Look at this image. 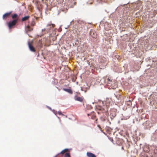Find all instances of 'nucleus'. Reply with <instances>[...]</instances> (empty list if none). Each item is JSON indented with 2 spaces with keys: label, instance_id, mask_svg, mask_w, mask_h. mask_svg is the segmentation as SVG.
<instances>
[{
  "label": "nucleus",
  "instance_id": "1",
  "mask_svg": "<svg viewBox=\"0 0 157 157\" xmlns=\"http://www.w3.org/2000/svg\"><path fill=\"white\" fill-rule=\"evenodd\" d=\"M12 17L13 20L9 22L8 27L9 29H11L13 26L15 25L17 22L18 19V15L16 13L14 14L13 15Z\"/></svg>",
  "mask_w": 157,
  "mask_h": 157
},
{
  "label": "nucleus",
  "instance_id": "2",
  "mask_svg": "<svg viewBox=\"0 0 157 157\" xmlns=\"http://www.w3.org/2000/svg\"><path fill=\"white\" fill-rule=\"evenodd\" d=\"M12 12H10L4 14L2 16L3 19L4 20L6 19L7 18H9L10 17V15L11 13Z\"/></svg>",
  "mask_w": 157,
  "mask_h": 157
},
{
  "label": "nucleus",
  "instance_id": "3",
  "mask_svg": "<svg viewBox=\"0 0 157 157\" xmlns=\"http://www.w3.org/2000/svg\"><path fill=\"white\" fill-rule=\"evenodd\" d=\"M107 78V76H106V78L105 79V81L106 82H107L108 84H112L113 82V79L111 78L108 77Z\"/></svg>",
  "mask_w": 157,
  "mask_h": 157
},
{
  "label": "nucleus",
  "instance_id": "4",
  "mask_svg": "<svg viewBox=\"0 0 157 157\" xmlns=\"http://www.w3.org/2000/svg\"><path fill=\"white\" fill-rule=\"evenodd\" d=\"M28 46L30 51L34 52L36 51V50L35 48L33 46L32 44L31 43L29 42L28 43Z\"/></svg>",
  "mask_w": 157,
  "mask_h": 157
},
{
  "label": "nucleus",
  "instance_id": "5",
  "mask_svg": "<svg viewBox=\"0 0 157 157\" xmlns=\"http://www.w3.org/2000/svg\"><path fill=\"white\" fill-rule=\"evenodd\" d=\"M55 26V25L54 24H48L47 26V31H49L51 29L53 28Z\"/></svg>",
  "mask_w": 157,
  "mask_h": 157
},
{
  "label": "nucleus",
  "instance_id": "6",
  "mask_svg": "<svg viewBox=\"0 0 157 157\" xmlns=\"http://www.w3.org/2000/svg\"><path fill=\"white\" fill-rule=\"evenodd\" d=\"M75 100L82 102L83 101V98L82 97L75 96Z\"/></svg>",
  "mask_w": 157,
  "mask_h": 157
},
{
  "label": "nucleus",
  "instance_id": "7",
  "mask_svg": "<svg viewBox=\"0 0 157 157\" xmlns=\"http://www.w3.org/2000/svg\"><path fill=\"white\" fill-rule=\"evenodd\" d=\"M70 151V150L69 149L67 148H66L65 149H64L63 150H62L60 153L58 155H59L60 154H61L62 155H63L64 154H65L66 152H68Z\"/></svg>",
  "mask_w": 157,
  "mask_h": 157
},
{
  "label": "nucleus",
  "instance_id": "8",
  "mask_svg": "<svg viewBox=\"0 0 157 157\" xmlns=\"http://www.w3.org/2000/svg\"><path fill=\"white\" fill-rule=\"evenodd\" d=\"M86 155L88 157H96L94 154L90 152H87Z\"/></svg>",
  "mask_w": 157,
  "mask_h": 157
},
{
  "label": "nucleus",
  "instance_id": "9",
  "mask_svg": "<svg viewBox=\"0 0 157 157\" xmlns=\"http://www.w3.org/2000/svg\"><path fill=\"white\" fill-rule=\"evenodd\" d=\"M63 90L67 92L69 94H72L73 93V92L71 89L63 88Z\"/></svg>",
  "mask_w": 157,
  "mask_h": 157
},
{
  "label": "nucleus",
  "instance_id": "10",
  "mask_svg": "<svg viewBox=\"0 0 157 157\" xmlns=\"http://www.w3.org/2000/svg\"><path fill=\"white\" fill-rule=\"evenodd\" d=\"M30 17L29 16H26L23 17L22 19V21H25L27 20Z\"/></svg>",
  "mask_w": 157,
  "mask_h": 157
},
{
  "label": "nucleus",
  "instance_id": "11",
  "mask_svg": "<svg viewBox=\"0 0 157 157\" xmlns=\"http://www.w3.org/2000/svg\"><path fill=\"white\" fill-rule=\"evenodd\" d=\"M35 25V22L34 20H33L32 21L31 23V26H33Z\"/></svg>",
  "mask_w": 157,
  "mask_h": 157
},
{
  "label": "nucleus",
  "instance_id": "12",
  "mask_svg": "<svg viewBox=\"0 0 157 157\" xmlns=\"http://www.w3.org/2000/svg\"><path fill=\"white\" fill-rule=\"evenodd\" d=\"M65 157H71L69 153H66L65 155Z\"/></svg>",
  "mask_w": 157,
  "mask_h": 157
},
{
  "label": "nucleus",
  "instance_id": "13",
  "mask_svg": "<svg viewBox=\"0 0 157 157\" xmlns=\"http://www.w3.org/2000/svg\"><path fill=\"white\" fill-rule=\"evenodd\" d=\"M27 28L28 29V30L29 31H31L33 30V28H31L30 26L29 25H28L27 26Z\"/></svg>",
  "mask_w": 157,
  "mask_h": 157
},
{
  "label": "nucleus",
  "instance_id": "14",
  "mask_svg": "<svg viewBox=\"0 0 157 157\" xmlns=\"http://www.w3.org/2000/svg\"><path fill=\"white\" fill-rule=\"evenodd\" d=\"M58 113L59 115H63V114L60 112H58Z\"/></svg>",
  "mask_w": 157,
  "mask_h": 157
},
{
  "label": "nucleus",
  "instance_id": "15",
  "mask_svg": "<svg viewBox=\"0 0 157 157\" xmlns=\"http://www.w3.org/2000/svg\"><path fill=\"white\" fill-rule=\"evenodd\" d=\"M95 118V116H93H93L92 117H91V119H94Z\"/></svg>",
  "mask_w": 157,
  "mask_h": 157
},
{
  "label": "nucleus",
  "instance_id": "16",
  "mask_svg": "<svg viewBox=\"0 0 157 157\" xmlns=\"http://www.w3.org/2000/svg\"><path fill=\"white\" fill-rule=\"evenodd\" d=\"M112 88H113V89H114L115 88V87H113V86H112Z\"/></svg>",
  "mask_w": 157,
  "mask_h": 157
},
{
  "label": "nucleus",
  "instance_id": "17",
  "mask_svg": "<svg viewBox=\"0 0 157 157\" xmlns=\"http://www.w3.org/2000/svg\"><path fill=\"white\" fill-rule=\"evenodd\" d=\"M96 35H94V36H92V37L93 38H95L96 37Z\"/></svg>",
  "mask_w": 157,
  "mask_h": 157
},
{
  "label": "nucleus",
  "instance_id": "18",
  "mask_svg": "<svg viewBox=\"0 0 157 157\" xmlns=\"http://www.w3.org/2000/svg\"><path fill=\"white\" fill-rule=\"evenodd\" d=\"M87 115H88V116H89V114H87Z\"/></svg>",
  "mask_w": 157,
  "mask_h": 157
},
{
  "label": "nucleus",
  "instance_id": "19",
  "mask_svg": "<svg viewBox=\"0 0 157 157\" xmlns=\"http://www.w3.org/2000/svg\"><path fill=\"white\" fill-rule=\"evenodd\" d=\"M98 126L99 127V128H100V127L99 125H98Z\"/></svg>",
  "mask_w": 157,
  "mask_h": 157
}]
</instances>
